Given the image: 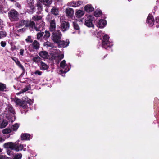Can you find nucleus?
I'll list each match as a JSON object with an SVG mask.
<instances>
[{
    "label": "nucleus",
    "mask_w": 159,
    "mask_h": 159,
    "mask_svg": "<svg viewBox=\"0 0 159 159\" xmlns=\"http://www.w3.org/2000/svg\"><path fill=\"white\" fill-rule=\"evenodd\" d=\"M2 152V149H1L0 148V152Z\"/></svg>",
    "instance_id": "obj_60"
},
{
    "label": "nucleus",
    "mask_w": 159,
    "mask_h": 159,
    "mask_svg": "<svg viewBox=\"0 0 159 159\" xmlns=\"http://www.w3.org/2000/svg\"><path fill=\"white\" fill-rule=\"evenodd\" d=\"M64 57V55L63 54H61V55H57V56H55L54 57V59L58 61V62L59 61L61 60Z\"/></svg>",
    "instance_id": "obj_21"
},
{
    "label": "nucleus",
    "mask_w": 159,
    "mask_h": 159,
    "mask_svg": "<svg viewBox=\"0 0 159 159\" xmlns=\"http://www.w3.org/2000/svg\"><path fill=\"white\" fill-rule=\"evenodd\" d=\"M40 69L41 70H47L49 67V66L45 63L41 61L40 66Z\"/></svg>",
    "instance_id": "obj_14"
},
{
    "label": "nucleus",
    "mask_w": 159,
    "mask_h": 159,
    "mask_svg": "<svg viewBox=\"0 0 159 159\" xmlns=\"http://www.w3.org/2000/svg\"><path fill=\"white\" fill-rule=\"evenodd\" d=\"M55 42L57 43L58 46L60 47H65L67 46L69 44V41H65L64 40H57Z\"/></svg>",
    "instance_id": "obj_8"
},
{
    "label": "nucleus",
    "mask_w": 159,
    "mask_h": 159,
    "mask_svg": "<svg viewBox=\"0 0 159 159\" xmlns=\"http://www.w3.org/2000/svg\"><path fill=\"white\" fill-rule=\"evenodd\" d=\"M102 14V12L100 10H97L95 11L94 16L96 17L99 16Z\"/></svg>",
    "instance_id": "obj_37"
},
{
    "label": "nucleus",
    "mask_w": 159,
    "mask_h": 159,
    "mask_svg": "<svg viewBox=\"0 0 159 159\" xmlns=\"http://www.w3.org/2000/svg\"><path fill=\"white\" fill-rule=\"evenodd\" d=\"M40 57L37 56L35 57H33L32 60L34 62L38 63L39 61H40Z\"/></svg>",
    "instance_id": "obj_26"
},
{
    "label": "nucleus",
    "mask_w": 159,
    "mask_h": 159,
    "mask_svg": "<svg viewBox=\"0 0 159 159\" xmlns=\"http://www.w3.org/2000/svg\"><path fill=\"white\" fill-rule=\"evenodd\" d=\"M0 159H10V157H7L3 155H0Z\"/></svg>",
    "instance_id": "obj_45"
},
{
    "label": "nucleus",
    "mask_w": 159,
    "mask_h": 159,
    "mask_svg": "<svg viewBox=\"0 0 159 159\" xmlns=\"http://www.w3.org/2000/svg\"><path fill=\"white\" fill-rule=\"evenodd\" d=\"M2 138L0 136V141H2Z\"/></svg>",
    "instance_id": "obj_57"
},
{
    "label": "nucleus",
    "mask_w": 159,
    "mask_h": 159,
    "mask_svg": "<svg viewBox=\"0 0 159 159\" xmlns=\"http://www.w3.org/2000/svg\"><path fill=\"white\" fill-rule=\"evenodd\" d=\"M26 100L24 98H23L22 100L21 101V102L20 105V106L24 108H25L26 107Z\"/></svg>",
    "instance_id": "obj_22"
},
{
    "label": "nucleus",
    "mask_w": 159,
    "mask_h": 159,
    "mask_svg": "<svg viewBox=\"0 0 159 159\" xmlns=\"http://www.w3.org/2000/svg\"><path fill=\"white\" fill-rule=\"evenodd\" d=\"M40 2H43L45 5L49 4L51 3V0H39Z\"/></svg>",
    "instance_id": "obj_27"
},
{
    "label": "nucleus",
    "mask_w": 159,
    "mask_h": 159,
    "mask_svg": "<svg viewBox=\"0 0 159 159\" xmlns=\"http://www.w3.org/2000/svg\"><path fill=\"white\" fill-rule=\"evenodd\" d=\"M69 70V69H68V70L66 69L65 70H60V71L61 73H66Z\"/></svg>",
    "instance_id": "obj_51"
},
{
    "label": "nucleus",
    "mask_w": 159,
    "mask_h": 159,
    "mask_svg": "<svg viewBox=\"0 0 159 159\" xmlns=\"http://www.w3.org/2000/svg\"><path fill=\"white\" fill-rule=\"evenodd\" d=\"M51 11L52 14L55 15H58L59 13L58 9L57 8L54 7L52 9Z\"/></svg>",
    "instance_id": "obj_23"
},
{
    "label": "nucleus",
    "mask_w": 159,
    "mask_h": 159,
    "mask_svg": "<svg viewBox=\"0 0 159 159\" xmlns=\"http://www.w3.org/2000/svg\"><path fill=\"white\" fill-rule=\"evenodd\" d=\"M21 138L22 140H29L30 139V135L26 133L22 134Z\"/></svg>",
    "instance_id": "obj_18"
},
{
    "label": "nucleus",
    "mask_w": 159,
    "mask_h": 159,
    "mask_svg": "<svg viewBox=\"0 0 159 159\" xmlns=\"http://www.w3.org/2000/svg\"><path fill=\"white\" fill-rule=\"evenodd\" d=\"M44 46H47V47H51L53 48L54 46L53 44H52L49 41H47L44 43Z\"/></svg>",
    "instance_id": "obj_39"
},
{
    "label": "nucleus",
    "mask_w": 159,
    "mask_h": 159,
    "mask_svg": "<svg viewBox=\"0 0 159 159\" xmlns=\"http://www.w3.org/2000/svg\"><path fill=\"white\" fill-rule=\"evenodd\" d=\"M3 146L6 148H10L14 150V147L15 146V143L11 142H9L5 143Z\"/></svg>",
    "instance_id": "obj_9"
},
{
    "label": "nucleus",
    "mask_w": 159,
    "mask_h": 159,
    "mask_svg": "<svg viewBox=\"0 0 159 159\" xmlns=\"http://www.w3.org/2000/svg\"><path fill=\"white\" fill-rule=\"evenodd\" d=\"M15 61V62L16 63V59L15 60H14Z\"/></svg>",
    "instance_id": "obj_61"
},
{
    "label": "nucleus",
    "mask_w": 159,
    "mask_h": 159,
    "mask_svg": "<svg viewBox=\"0 0 159 159\" xmlns=\"http://www.w3.org/2000/svg\"><path fill=\"white\" fill-rule=\"evenodd\" d=\"M6 88V87L5 84L0 83V91H4L5 89Z\"/></svg>",
    "instance_id": "obj_31"
},
{
    "label": "nucleus",
    "mask_w": 159,
    "mask_h": 159,
    "mask_svg": "<svg viewBox=\"0 0 159 159\" xmlns=\"http://www.w3.org/2000/svg\"><path fill=\"white\" fill-rule=\"evenodd\" d=\"M109 37L107 35H106L103 37V40H107L109 39Z\"/></svg>",
    "instance_id": "obj_49"
},
{
    "label": "nucleus",
    "mask_w": 159,
    "mask_h": 159,
    "mask_svg": "<svg viewBox=\"0 0 159 159\" xmlns=\"http://www.w3.org/2000/svg\"><path fill=\"white\" fill-rule=\"evenodd\" d=\"M42 17L41 16L38 15L34 16H33L32 18V19L35 21H40V22H39L38 23H36V25L35 24V25H36V24H39L41 21H43H43H42Z\"/></svg>",
    "instance_id": "obj_16"
},
{
    "label": "nucleus",
    "mask_w": 159,
    "mask_h": 159,
    "mask_svg": "<svg viewBox=\"0 0 159 159\" xmlns=\"http://www.w3.org/2000/svg\"><path fill=\"white\" fill-rule=\"evenodd\" d=\"M23 148V146L22 145H17L16 143H15V146L14 147V150H15L16 151H19L22 150Z\"/></svg>",
    "instance_id": "obj_20"
},
{
    "label": "nucleus",
    "mask_w": 159,
    "mask_h": 159,
    "mask_svg": "<svg viewBox=\"0 0 159 159\" xmlns=\"http://www.w3.org/2000/svg\"><path fill=\"white\" fill-rule=\"evenodd\" d=\"M24 98L26 100V104H28L29 105H31L33 103V101L31 99H28L27 97H25Z\"/></svg>",
    "instance_id": "obj_33"
},
{
    "label": "nucleus",
    "mask_w": 159,
    "mask_h": 159,
    "mask_svg": "<svg viewBox=\"0 0 159 159\" xmlns=\"http://www.w3.org/2000/svg\"><path fill=\"white\" fill-rule=\"evenodd\" d=\"M60 66L61 67L64 68L65 67L67 66V65L66 63V61L65 60H63L60 63Z\"/></svg>",
    "instance_id": "obj_34"
},
{
    "label": "nucleus",
    "mask_w": 159,
    "mask_h": 159,
    "mask_svg": "<svg viewBox=\"0 0 159 159\" xmlns=\"http://www.w3.org/2000/svg\"><path fill=\"white\" fill-rule=\"evenodd\" d=\"M69 28V25L68 22L65 21L61 22V28L62 31L64 32L67 30Z\"/></svg>",
    "instance_id": "obj_5"
},
{
    "label": "nucleus",
    "mask_w": 159,
    "mask_h": 159,
    "mask_svg": "<svg viewBox=\"0 0 159 159\" xmlns=\"http://www.w3.org/2000/svg\"><path fill=\"white\" fill-rule=\"evenodd\" d=\"M50 36L49 32L48 31H45L44 32V34L43 35V38L45 39H47Z\"/></svg>",
    "instance_id": "obj_28"
},
{
    "label": "nucleus",
    "mask_w": 159,
    "mask_h": 159,
    "mask_svg": "<svg viewBox=\"0 0 159 159\" xmlns=\"http://www.w3.org/2000/svg\"><path fill=\"white\" fill-rule=\"evenodd\" d=\"M158 18H157L156 20V21L157 22H158L159 21V19L158 20Z\"/></svg>",
    "instance_id": "obj_58"
},
{
    "label": "nucleus",
    "mask_w": 159,
    "mask_h": 159,
    "mask_svg": "<svg viewBox=\"0 0 159 159\" xmlns=\"http://www.w3.org/2000/svg\"><path fill=\"white\" fill-rule=\"evenodd\" d=\"M107 24L106 21L103 19H101L99 20L98 25L99 28H103Z\"/></svg>",
    "instance_id": "obj_17"
},
{
    "label": "nucleus",
    "mask_w": 159,
    "mask_h": 159,
    "mask_svg": "<svg viewBox=\"0 0 159 159\" xmlns=\"http://www.w3.org/2000/svg\"><path fill=\"white\" fill-rule=\"evenodd\" d=\"M34 74L38 75H41L42 74V72L39 70H37L35 72Z\"/></svg>",
    "instance_id": "obj_48"
},
{
    "label": "nucleus",
    "mask_w": 159,
    "mask_h": 159,
    "mask_svg": "<svg viewBox=\"0 0 159 159\" xmlns=\"http://www.w3.org/2000/svg\"><path fill=\"white\" fill-rule=\"evenodd\" d=\"M27 42L29 41L30 43H32V40H27Z\"/></svg>",
    "instance_id": "obj_59"
},
{
    "label": "nucleus",
    "mask_w": 159,
    "mask_h": 159,
    "mask_svg": "<svg viewBox=\"0 0 159 159\" xmlns=\"http://www.w3.org/2000/svg\"><path fill=\"white\" fill-rule=\"evenodd\" d=\"M22 155L21 153L17 154L15 155L13 159H21Z\"/></svg>",
    "instance_id": "obj_35"
},
{
    "label": "nucleus",
    "mask_w": 159,
    "mask_h": 159,
    "mask_svg": "<svg viewBox=\"0 0 159 159\" xmlns=\"http://www.w3.org/2000/svg\"><path fill=\"white\" fill-rule=\"evenodd\" d=\"M49 29L51 31H52L55 30L56 29V23L54 19L51 20L50 21Z\"/></svg>",
    "instance_id": "obj_11"
},
{
    "label": "nucleus",
    "mask_w": 159,
    "mask_h": 159,
    "mask_svg": "<svg viewBox=\"0 0 159 159\" xmlns=\"http://www.w3.org/2000/svg\"><path fill=\"white\" fill-rule=\"evenodd\" d=\"M33 46L34 49H37L39 48V44L36 40H34L33 43Z\"/></svg>",
    "instance_id": "obj_24"
},
{
    "label": "nucleus",
    "mask_w": 159,
    "mask_h": 159,
    "mask_svg": "<svg viewBox=\"0 0 159 159\" xmlns=\"http://www.w3.org/2000/svg\"><path fill=\"white\" fill-rule=\"evenodd\" d=\"M29 90V88L27 87H25L23 89L21 90L18 93H17L16 94L17 95L23 93L24 92H26L27 91Z\"/></svg>",
    "instance_id": "obj_25"
},
{
    "label": "nucleus",
    "mask_w": 159,
    "mask_h": 159,
    "mask_svg": "<svg viewBox=\"0 0 159 159\" xmlns=\"http://www.w3.org/2000/svg\"><path fill=\"white\" fill-rule=\"evenodd\" d=\"M84 14V12L83 11L80 10H77L76 11L75 16L77 18H80Z\"/></svg>",
    "instance_id": "obj_13"
},
{
    "label": "nucleus",
    "mask_w": 159,
    "mask_h": 159,
    "mask_svg": "<svg viewBox=\"0 0 159 159\" xmlns=\"http://www.w3.org/2000/svg\"><path fill=\"white\" fill-rule=\"evenodd\" d=\"M9 16L11 21L16 20L18 18V14L17 12L14 9L10 11L8 13Z\"/></svg>",
    "instance_id": "obj_3"
},
{
    "label": "nucleus",
    "mask_w": 159,
    "mask_h": 159,
    "mask_svg": "<svg viewBox=\"0 0 159 159\" xmlns=\"http://www.w3.org/2000/svg\"><path fill=\"white\" fill-rule=\"evenodd\" d=\"M39 55L41 57L47 59L48 56L47 52L44 51H42L40 52Z\"/></svg>",
    "instance_id": "obj_19"
},
{
    "label": "nucleus",
    "mask_w": 159,
    "mask_h": 159,
    "mask_svg": "<svg viewBox=\"0 0 159 159\" xmlns=\"http://www.w3.org/2000/svg\"><path fill=\"white\" fill-rule=\"evenodd\" d=\"M23 29H20V30H18V31H23Z\"/></svg>",
    "instance_id": "obj_55"
},
{
    "label": "nucleus",
    "mask_w": 159,
    "mask_h": 159,
    "mask_svg": "<svg viewBox=\"0 0 159 159\" xmlns=\"http://www.w3.org/2000/svg\"><path fill=\"white\" fill-rule=\"evenodd\" d=\"M10 152L9 151H7V153L8 155H9L10 154Z\"/></svg>",
    "instance_id": "obj_56"
},
{
    "label": "nucleus",
    "mask_w": 159,
    "mask_h": 159,
    "mask_svg": "<svg viewBox=\"0 0 159 159\" xmlns=\"http://www.w3.org/2000/svg\"><path fill=\"white\" fill-rule=\"evenodd\" d=\"M19 127V125L17 123H16L11 128L12 130L13 131H16Z\"/></svg>",
    "instance_id": "obj_32"
},
{
    "label": "nucleus",
    "mask_w": 159,
    "mask_h": 159,
    "mask_svg": "<svg viewBox=\"0 0 159 159\" xmlns=\"http://www.w3.org/2000/svg\"><path fill=\"white\" fill-rule=\"evenodd\" d=\"M37 7L38 10L39 11H40L42 10V7L40 4H37Z\"/></svg>",
    "instance_id": "obj_47"
},
{
    "label": "nucleus",
    "mask_w": 159,
    "mask_h": 159,
    "mask_svg": "<svg viewBox=\"0 0 159 159\" xmlns=\"http://www.w3.org/2000/svg\"><path fill=\"white\" fill-rule=\"evenodd\" d=\"M1 44L2 47H4L6 45V43L5 42L2 41L1 42Z\"/></svg>",
    "instance_id": "obj_50"
},
{
    "label": "nucleus",
    "mask_w": 159,
    "mask_h": 159,
    "mask_svg": "<svg viewBox=\"0 0 159 159\" xmlns=\"http://www.w3.org/2000/svg\"><path fill=\"white\" fill-rule=\"evenodd\" d=\"M14 102L17 104L20 105V102H21V100L20 99L16 98L14 100Z\"/></svg>",
    "instance_id": "obj_44"
},
{
    "label": "nucleus",
    "mask_w": 159,
    "mask_h": 159,
    "mask_svg": "<svg viewBox=\"0 0 159 159\" xmlns=\"http://www.w3.org/2000/svg\"><path fill=\"white\" fill-rule=\"evenodd\" d=\"M85 11L87 12H92L94 10L93 7L90 4H87L84 7Z\"/></svg>",
    "instance_id": "obj_15"
},
{
    "label": "nucleus",
    "mask_w": 159,
    "mask_h": 159,
    "mask_svg": "<svg viewBox=\"0 0 159 159\" xmlns=\"http://www.w3.org/2000/svg\"><path fill=\"white\" fill-rule=\"evenodd\" d=\"M83 3L82 1H79L77 2H71L67 3V5L69 7H79Z\"/></svg>",
    "instance_id": "obj_7"
},
{
    "label": "nucleus",
    "mask_w": 159,
    "mask_h": 159,
    "mask_svg": "<svg viewBox=\"0 0 159 159\" xmlns=\"http://www.w3.org/2000/svg\"><path fill=\"white\" fill-rule=\"evenodd\" d=\"M2 25H3V22L2 20H0V26H2Z\"/></svg>",
    "instance_id": "obj_54"
},
{
    "label": "nucleus",
    "mask_w": 159,
    "mask_h": 159,
    "mask_svg": "<svg viewBox=\"0 0 159 159\" xmlns=\"http://www.w3.org/2000/svg\"><path fill=\"white\" fill-rule=\"evenodd\" d=\"M7 124V122L6 120L3 121L1 123L0 125V127L1 128H3L5 127Z\"/></svg>",
    "instance_id": "obj_36"
},
{
    "label": "nucleus",
    "mask_w": 159,
    "mask_h": 159,
    "mask_svg": "<svg viewBox=\"0 0 159 159\" xmlns=\"http://www.w3.org/2000/svg\"><path fill=\"white\" fill-rule=\"evenodd\" d=\"M52 19V17L50 15H48L46 18V20L48 21H49L50 22L51 20Z\"/></svg>",
    "instance_id": "obj_46"
},
{
    "label": "nucleus",
    "mask_w": 159,
    "mask_h": 159,
    "mask_svg": "<svg viewBox=\"0 0 159 159\" xmlns=\"http://www.w3.org/2000/svg\"><path fill=\"white\" fill-rule=\"evenodd\" d=\"M11 130L10 129H5L2 131V133L4 134H7L11 132Z\"/></svg>",
    "instance_id": "obj_42"
},
{
    "label": "nucleus",
    "mask_w": 159,
    "mask_h": 159,
    "mask_svg": "<svg viewBox=\"0 0 159 159\" xmlns=\"http://www.w3.org/2000/svg\"><path fill=\"white\" fill-rule=\"evenodd\" d=\"M25 25L26 27H30L34 29L36 31H41L44 29L45 23L43 21H41L39 24H36V25H35L34 22L33 21H30L27 22L24 20H22L20 22L19 26L20 28Z\"/></svg>",
    "instance_id": "obj_1"
},
{
    "label": "nucleus",
    "mask_w": 159,
    "mask_h": 159,
    "mask_svg": "<svg viewBox=\"0 0 159 159\" xmlns=\"http://www.w3.org/2000/svg\"><path fill=\"white\" fill-rule=\"evenodd\" d=\"M93 18V16L91 15L88 16L87 18L85 19V25L88 27H93V28L94 25L92 22Z\"/></svg>",
    "instance_id": "obj_4"
},
{
    "label": "nucleus",
    "mask_w": 159,
    "mask_h": 159,
    "mask_svg": "<svg viewBox=\"0 0 159 159\" xmlns=\"http://www.w3.org/2000/svg\"><path fill=\"white\" fill-rule=\"evenodd\" d=\"M24 51V50L23 49H21L20 50V54L22 56L23 55V52Z\"/></svg>",
    "instance_id": "obj_52"
},
{
    "label": "nucleus",
    "mask_w": 159,
    "mask_h": 159,
    "mask_svg": "<svg viewBox=\"0 0 159 159\" xmlns=\"http://www.w3.org/2000/svg\"><path fill=\"white\" fill-rule=\"evenodd\" d=\"M109 40H103L102 42V46L104 47L106 45L109 46Z\"/></svg>",
    "instance_id": "obj_40"
},
{
    "label": "nucleus",
    "mask_w": 159,
    "mask_h": 159,
    "mask_svg": "<svg viewBox=\"0 0 159 159\" xmlns=\"http://www.w3.org/2000/svg\"><path fill=\"white\" fill-rule=\"evenodd\" d=\"M4 114L6 115V117L11 122L15 120V112L13 107L11 104H8L6 108Z\"/></svg>",
    "instance_id": "obj_2"
},
{
    "label": "nucleus",
    "mask_w": 159,
    "mask_h": 159,
    "mask_svg": "<svg viewBox=\"0 0 159 159\" xmlns=\"http://www.w3.org/2000/svg\"><path fill=\"white\" fill-rule=\"evenodd\" d=\"M147 21L151 26H153L154 25V21L152 16H148L147 18Z\"/></svg>",
    "instance_id": "obj_12"
},
{
    "label": "nucleus",
    "mask_w": 159,
    "mask_h": 159,
    "mask_svg": "<svg viewBox=\"0 0 159 159\" xmlns=\"http://www.w3.org/2000/svg\"><path fill=\"white\" fill-rule=\"evenodd\" d=\"M52 36L53 39V40H59L61 39L62 34L60 31L57 30L52 33Z\"/></svg>",
    "instance_id": "obj_6"
},
{
    "label": "nucleus",
    "mask_w": 159,
    "mask_h": 159,
    "mask_svg": "<svg viewBox=\"0 0 159 159\" xmlns=\"http://www.w3.org/2000/svg\"><path fill=\"white\" fill-rule=\"evenodd\" d=\"M32 39V37L30 36H29L28 37V38L26 39L25 40H30V39Z\"/></svg>",
    "instance_id": "obj_53"
},
{
    "label": "nucleus",
    "mask_w": 159,
    "mask_h": 159,
    "mask_svg": "<svg viewBox=\"0 0 159 159\" xmlns=\"http://www.w3.org/2000/svg\"><path fill=\"white\" fill-rule=\"evenodd\" d=\"M73 24L74 29L79 30L78 33L80 34V28L78 24L75 22H73Z\"/></svg>",
    "instance_id": "obj_29"
},
{
    "label": "nucleus",
    "mask_w": 159,
    "mask_h": 159,
    "mask_svg": "<svg viewBox=\"0 0 159 159\" xmlns=\"http://www.w3.org/2000/svg\"><path fill=\"white\" fill-rule=\"evenodd\" d=\"M6 36V33L3 31L0 32V39H2L3 37Z\"/></svg>",
    "instance_id": "obj_43"
},
{
    "label": "nucleus",
    "mask_w": 159,
    "mask_h": 159,
    "mask_svg": "<svg viewBox=\"0 0 159 159\" xmlns=\"http://www.w3.org/2000/svg\"><path fill=\"white\" fill-rule=\"evenodd\" d=\"M44 33L43 32H40L38 33L37 34V39H40L43 36Z\"/></svg>",
    "instance_id": "obj_38"
},
{
    "label": "nucleus",
    "mask_w": 159,
    "mask_h": 159,
    "mask_svg": "<svg viewBox=\"0 0 159 159\" xmlns=\"http://www.w3.org/2000/svg\"><path fill=\"white\" fill-rule=\"evenodd\" d=\"M65 12L66 15L69 17H71L74 14L73 9L70 8H67L66 9Z\"/></svg>",
    "instance_id": "obj_10"
},
{
    "label": "nucleus",
    "mask_w": 159,
    "mask_h": 159,
    "mask_svg": "<svg viewBox=\"0 0 159 159\" xmlns=\"http://www.w3.org/2000/svg\"><path fill=\"white\" fill-rule=\"evenodd\" d=\"M29 5L31 7H33L34 5V0H27Z\"/></svg>",
    "instance_id": "obj_30"
},
{
    "label": "nucleus",
    "mask_w": 159,
    "mask_h": 159,
    "mask_svg": "<svg viewBox=\"0 0 159 159\" xmlns=\"http://www.w3.org/2000/svg\"><path fill=\"white\" fill-rule=\"evenodd\" d=\"M16 64L20 67L22 70H24V68L23 66L20 64V62L17 60L16 59Z\"/></svg>",
    "instance_id": "obj_41"
}]
</instances>
